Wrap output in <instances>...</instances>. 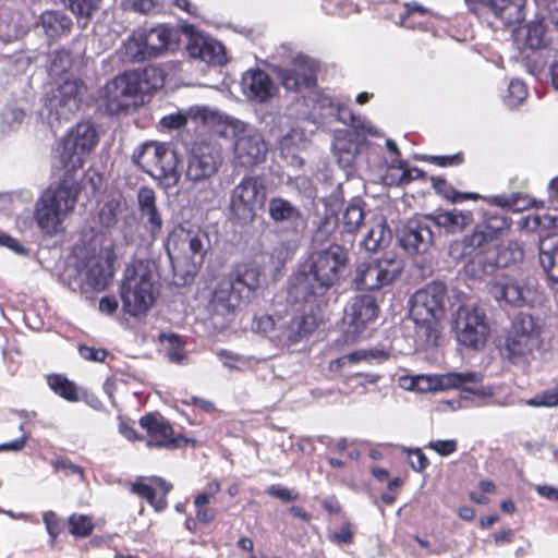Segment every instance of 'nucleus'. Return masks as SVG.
I'll return each mask as SVG.
<instances>
[{"label": "nucleus", "mask_w": 558, "mask_h": 558, "mask_svg": "<svg viewBox=\"0 0 558 558\" xmlns=\"http://www.w3.org/2000/svg\"><path fill=\"white\" fill-rule=\"evenodd\" d=\"M347 264L348 253L339 244L313 251L294 275L291 294L302 301L324 294L339 281Z\"/></svg>", "instance_id": "1"}, {"label": "nucleus", "mask_w": 558, "mask_h": 558, "mask_svg": "<svg viewBox=\"0 0 558 558\" xmlns=\"http://www.w3.org/2000/svg\"><path fill=\"white\" fill-rule=\"evenodd\" d=\"M72 58L69 51L56 50L50 56L49 75L56 87L51 90L40 116L50 128L69 121L78 110L85 86L82 81L69 73Z\"/></svg>", "instance_id": "2"}, {"label": "nucleus", "mask_w": 558, "mask_h": 558, "mask_svg": "<svg viewBox=\"0 0 558 558\" xmlns=\"http://www.w3.org/2000/svg\"><path fill=\"white\" fill-rule=\"evenodd\" d=\"M447 289L440 281L427 283L410 300V317L416 326L418 347H434L441 335Z\"/></svg>", "instance_id": "3"}, {"label": "nucleus", "mask_w": 558, "mask_h": 558, "mask_svg": "<svg viewBox=\"0 0 558 558\" xmlns=\"http://www.w3.org/2000/svg\"><path fill=\"white\" fill-rule=\"evenodd\" d=\"M158 293V275L149 259H138L129 265L120 287L123 311L134 317L145 315Z\"/></svg>", "instance_id": "4"}, {"label": "nucleus", "mask_w": 558, "mask_h": 558, "mask_svg": "<svg viewBox=\"0 0 558 558\" xmlns=\"http://www.w3.org/2000/svg\"><path fill=\"white\" fill-rule=\"evenodd\" d=\"M77 189L66 181L57 187L47 189L36 202L34 218L41 230L48 235L63 231V222L73 211L76 204Z\"/></svg>", "instance_id": "5"}, {"label": "nucleus", "mask_w": 558, "mask_h": 558, "mask_svg": "<svg viewBox=\"0 0 558 558\" xmlns=\"http://www.w3.org/2000/svg\"><path fill=\"white\" fill-rule=\"evenodd\" d=\"M98 141L95 125L89 121L80 122L60 140L54 149V157L68 173L74 172L83 168Z\"/></svg>", "instance_id": "6"}, {"label": "nucleus", "mask_w": 558, "mask_h": 558, "mask_svg": "<svg viewBox=\"0 0 558 558\" xmlns=\"http://www.w3.org/2000/svg\"><path fill=\"white\" fill-rule=\"evenodd\" d=\"M133 160L157 180L162 189L169 190L179 183L178 156L163 144L145 143L137 153H134Z\"/></svg>", "instance_id": "7"}, {"label": "nucleus", "mask_w": 558, "mask_h": 558, "mask_svg": "<svg viewBox=\"0 0 558 558\" xmlns=\"http://www.w3.org/2000/svg\"><path fill=\"white\" fill-rule=\"evenodd\" d=\"M266 202V186L259 178L244 177L231 191L229 211L231 218L242 225L254 221Z\"/></svg>", "instance_id": "8"}, {"label": "nucleus", "mask_w": 558, "mask_h": 558, "mask_svg": "<svg viewBox=\"0 0 558 558\" xmlns=\"http://www.w3.org/2000/svg\"><path fill=\"white\" fill-rule=\"evenodd\" d=\"M403 260L396 255H386L360 263L353 274L356 290H377L390 284L403 269Z\"/></svg>", "instance_id": "9"}, {"label": "nucleus", "mask_w": 558, "mask_h": 558, "mask_svg": "<svg viewBox=\"0 0 558 558\" xmlns=\"http://www.w3.org/2000/svg\"><path fill=\"white\" fill-rule=\"evenodd\" d=\"M221 165L220 153L207 144L196 145L187 158L185 177L193 184L202 183V201H211L214 187L210 179L217 173Z\"/></svg>", "instance_id": "10"}, {"label": "nucleus", "mask_w": 558, "mask_h": 558, "mask_svg": "<svg viewBox=\"0 0 558 558\" xmlns=\"http://www.w3.org/2000/svg\"><path fill=\"white\" fill-rule=\"evenodd\" d=\"M489 327L485 313L475 302L459 305L456 313V338L464 347L480 350L486 343Z\"/></svg>", "instance_id": "11"}, {"label": "nucleus", "mask_w": 558, "mask_h": 558, "mask_svg": "<svg viewBox=\"0 0 558 558\" xmlns=\"http://www.w3.org/2000/svg\"><path fill=\"white\" fill-rule=\"evenodd\" d=\"M210 248L208 234L203 230L179 229L173 231L167 243L169 258L194 267L201 266Z\"/></svg>", "instance_id": "12"}, {"label": "nucleus", "mask_w": 558, "mask_h": 558, "mask_svg": "<svg viewBox=\"0 0 558 558\" xmlns=\"http://www.w3.org/2000/svg\"><path fill=\"white\" fill-rule=\"evenodd\" d=\"M233 161L244 168L254 167L266 159L268 146L262 133L243 121L233 123Z\"/></svg>", "instance_id": "13"}, {"label": "nucleus", "mask_w": 558, "mask_h": 558, "mask_svg": "<svg viewBox=\"0 0 558 558\" xmlns=\"http://www.w3.org/2000/svg\"><path fill=\"white\" fill-rule=\"evenodd\" d=\"M138 78L135 71H128L105 85L100 98L110 114L129 110L135 106L140 93Z\"/></svg>", "instance_id": "14"}, {"label": "nucleus", "mask_w": 558, "mask_h": 558, "mask_svg": "<svg viewBox=\"0 0 558 558\" xmlns=\"http://www.w3.org/2000/svg\"><path fill=\"white\" fill-rule=\"evenodd\" d=\"M489 294L498 302L521 307L535 301L534 287L509 277H500L488 286Z\"/></svg>", "instance_id": "15"}, {"label": "nucleus", "mask_w": 558, "mask_h": 558, "mask_svg": "<svg viewBox=\"0 0 558 558\" xmlns=\"http://www.w3.org/2000/svg\"><path fill=\"white\" fill-rule=\"evenodd\" d=\"M314 328L315 320L311 316L278 317L271 342L280 348H290L310 336Z\"/></svg>", "instance_id": "16"}, {"label": "nucleus", "mask_w": 558, "mask_h": 558, "mask_svg": "<svg viewBox=\"0 0 558 558\" xmlns=\"http://www.w3.org/2000/svg\"><path fill=\"white\" fill-rule=\"evenodd\" d=\"M248 303L246 296L226 278L215 286L208 308L215 315L229 316L242 311Z\"/></svg>", "instance_id": "17"}, {"label": "nucleus", "mask_w": 558, "mask_h": 558, "mask_svg": "<svg viewBox=\"0 0 558 558\" xmlns=\"http://www.w3.org/2000/svg\"><path fill=\"white\" fill-rule=\"evenodd\" d=\"M401 247L410 255L426 253L434 243L430 226L426 220H411L402 227L398 234Z\"/></svg>", "instance_id": "18"}, {"label": "nucleus", "mask_w": 558, "mask_h": 558, "mask_svg": "<svg viewBox=\"0 0 558 558\" xmlns=\"http://www.w3.org/2000/svg\"><path fill=\"white\" fill-rule=\"evenodd\" d=\"M378 314V305L372 295L353 298L345 308L344 319L349 326L348 332L357 336L372 324Z\"/></svg>", "instance_id": "19"}, {"label": "nucleus", "mask_w": 558, "mask_h": 558, "mask_svg": "<svg viewBox=\"0 0 558 558\" xmlns=\"http://www.w3.org/2000/svg\"><path fill=\"white\" fill-rule=\"evenodd\" d=\"M189 116L195 123L206 126L223 137L231 135L233 132V123L241 122L239 119L206 106L191 107L189 109Z\"/></svg>", "instance_id": "20"}, {"label": "nucleus", "mask_w": 558, "mask_h": 558, "mask_svg": "<svg viewBox=\"0 0 558 558\" xmlns=\"http://www.w3.org/2000/svg\"><path fill=\"white\" fill-rule=\"evenodd\" d=\"M186 50L191 58L213 65H222L227 61L223 46L202 34H191Z\"/></svg>", "instance_id": "21"}, {"label": "nucleus", "mask_w": 558, "mask_h": 558, "mask_svg": "<svg viewBox=\"0 0 558 558\" xmlns=\"http://www.w3.org/2000/svg\"><path fill=\"white\" fill-rule=\"evenodd\" d=\"M241 90L247 99L265 102L275 95L276 86L266 72L251 69L242 75Z\"/></svg>", "instance_id": "22"}, {"label": "nucleus", "mask_w": 558, "mask_h": 558, "mask_svg": "<svg viewBox=\"0 0 558 558\" xmlns=\"http://www.w3.org/2000/svg\"><path fill=\"white\" fill-rule=\"evenodd\" d=\"M81 282L92 287L94 290H104L111 280V272L104 258L92 254L76 264Z\"/></svg>", "instance_id": "23"}, {"label": "nucleus", "mask_w": 558, "mask_h": 558, "mask_svg": "<svg viewBox=\"0 0 558 558\" xmlns=\"http://www.w3.org/2000/svg\"><path fill=\"white\" fill-rule=\"evenodd\" d=\"M140 425L147 432V447H177L178 439L173 436V428L162 416L147 414L140 420Z\"/></svg>", "instance_id": "24"}, {"label": "nucleus", "mask_w": 558, "mask_h": 558, "mask_svg": "<svg viewBox=\"0 0 558 558\" xmlns=\"http://www.w3.org/2000/svg\"><path fill=\"white\" fill-rule=\"evenodd\" d=\"M316 64L305 56H296L291 68L281 73L282 85L290 90L310 87L315 82Z\"/></svg>", "instance_id": "25"}, {"label": "nucleus", "mask_w": 558, "mask_h": 558, "mask_svg": "<svg viewBox=\"0 0 558 558\" xmlns=\"http://www.w3.org/2000/svg\"><path fill=\"white\" fill-rule=\"evenodd\" d=\"M538 260L553 286L558 289V231L547 232L539 238Z\"/></svg>", "instance_id": "26"}, {"label": "nucleus", "mask_w": 558, "mask_h": 558, "mask_svg": "<svg viewBox=\"0 0 558 558\" xmlns=\"http://www.w3.org/2000/svg\"><path fill=\"white\" fill-rule=\"evenodd\" d=\"M268 214L274 222L290 225L294 230L305 226L301 209L283 197H271L269 199Z\"/></svg>", "instance_id": "27"}, {"label": "nucleus", "mask_w": 558, "mask_h": 558, "mask_svg": "<svg viewBox=\"0 0 558 558\" xmlns=\"http://www.w3.org/2000/svg\"><path fill=\"white\" fill-rule=\"evenodd\" d=\"M400 386L417 392L441 391L453 387V374L403 376Z\"/></svg>", "instance_id": "28"}, {"label": "nucleus", "mask_w": 558, "mask_h": 558, "mask_svg": "<svg viewBox=\"0 0 558 558\" xmlns=\"http://www.w3.org/2000/svg\"><path fill=\"white\" fill-rule=\"evenodd\" d=\"M171 484L161 477H151L149 483L135 482L132 492L145 498L157 511L167 507L166 496L171 489Z\"/></svg>", "instance_id": "29"}, {"label": "nucleus", "mask_w": 558, "mask_h": 558, "mask_svg": "<svg viewBox=\"0 0 558 558\" xmlns=\"http://www.w3.org/2000/svg\"><path fill=\"white\" fill-rule=\"evenodd\" d=\"M262 270L253 264L240 265L235 269V275L229 277L234 286L246 296L250 302L255 295L260 284Z\"/></svg>", "instance_id": "30"}, {"label": "nucleus", "mask_w": 558, "mask_h": 558, "mask_svg": "<svg viewBox=\"0 0 558 558\" xmlns=\"http://www.w3.org/2000/svg\"><path fill=\"white\" fill-rule=\"evenodd\" d=\"M508 260L502 257H495L494 252L486 254L477 253L474 258L469 262L463 270L464 274L474 279H482L492 275L499 266H505Z\"/></svg>", "instance_id": "31"}, {"label": "nucleus", "mask_w": 558, "mask_h": 558, "mask_svg": "<svg viewBox=\"0 0 558 558\" xmlns=\"http://www.w3.org/2000/svg\"><path fill=\"white\" fill-rule=\"evenodd\" d=\"M38 25L50 38H60L70 34L72 20L61 11H45L39 17Z\"/></svg>", "instance_id": "32"}, {"label": "nucleus", "mask_w": 558, "mask_h": 558, "mask_svg": "<svg viewBox=\"0 0 558 558\" xmlns=\"http://www.w3.org/2000/svg\"><path fill=\"white\" fill-rule=\"evenodd\" d=\"M456 390L459 392V407H466L470 396L483 397L484 391L481 385L483 375L481 373H456Z\"/></svg>", "instance_id": "33"}, {"label": "nucleus", "mask_w": 558, "mask_h": 558, "mask_svg": "<svg viewBox=\"0 0 558 558\" xmlns=\"http://www.w3.org/2000/svg\"><path fill=\"white\" fill-rule=\"evenodd\" d=\"M141 33L144 37L150 59L157 58L169 48L172 39V31L163 25L153 27L148 32L141 31Z\"/></svg>", "instance_id": "34"}, {"label": "nucleus", "mask_w": 558, "mask_h": 558, "mask_svg": "<svg viewBox=\"0 0 558 558\" xmlns=\"http://www.w3.org/2000/svg\"><path fill=\"white\" fill-rule=\"evenodd\" d=\"M487 2L495 15L507 24L520 22L524 19L522 9L525 0H487Z\"/></svg>", "instance_id": "35"}, {"label": "nucleus", "mask_w": 558, "mask_h": 558, "mask_svg": "<svg viewBox=\"0 0 558 558\" xmlns=\"http://www.w3.org/2000/svg\"><path fill=\"white\" fill-rule=\"evenodd\" d=\"M542 330V319L530 314H519L512 325V332L538 342Z\"/></svg>", "instance_id": "36"}, {"label": "nucleus", "mask_w": 558, "mask_h": 558, "mask_svg": "<svg viewBox=\"0 0 558 558\" xmlns=\"http://www.w3.org/2000/svg\"><path fill=\"white\" fill-rule=\"evenodd\" d=\"M390 241V231L387 228L384 218H378L368 230L362 245L366 251L376 252L377 250L388 245Z\"/></svg>", "instance_id": "37"}, {"label": "nucleus", "mask_w": 558, "mask_h": 558, "mask_svg": "<svg viewBox=\"0 0 558 558\" xmlns=\"http://www.w3.org/2000/svg\"><path fill=\"white\" fill-rule=\"evenodd\" d=\"M538 345V341H533L530 338L519 336L511 331L506 341V354L512 362H518L521 357L532 353Z\"/></svg>", "instance_id": "38"}, {"label": "nucleus", "mask_w": 558, "mask_h": 558, "mask_svg": "<svg viewBox=\"0 0 558 558\" xmlns=\"http://www.w3.org/2000/svg\"><path fill=\"white\" fill-rule=\"evenodd\" d=\"M124 58L131 62H142L150 59L146 49L144 37L140 32H134L123 44Z\"/></svg>", "instance_id": "39"}, {"label": "nucleus", "mask_w": 558, "mask_h": 558, "mask_svg": "<svg viewBox=\"0 0 558 558\" xmlns=\"http://www.w3.org/2000/svg\"><path fill=\"white\" fill-rule=\"evenodd\" d=\"M23 34V27L16 14L2 11L0 13V39L10 43Z\"/></svg>", "instance_id": "40"}, {"label": "nucleus", "mask_w": 558, "mask_h": 558, "mask_svg": "<svg viewBox=\"0 0 558 558\" xmlns=\"http://www.w3.org/2000/svg\"><path fill=\"white\" fill-rule=\"evenodd\" d=\"M524 45L530 49H539L547 45L546 25L543 20L530 22L525 27Z\"/></svg>", "instance_id": "41"}, {"label": "nucleus", "mask_w": 558, "mask_h": 558, "mask_svg": "<svg viewBox=\"0 0 558 558\" xmlns=\"http://www.w3.org/2000/svg\"><path fill=\"white\" fill-rule=\"evenodd\" d=\"M140 93H147L163 86L165 76L161 69L157 66H147L143 71L137 72Z\"/></svg>", "instance_id": "42"}, {"label": "nucleus", "mask_w": 558, "mask_h": 558, "mask_svg": "<svg viewBox=\"0 0 558 558\" xmlns=\"http://www.w3.org/2000/svg\"><path fill=\"white\" fill-rule=\"evenodd\" d=\"M49 387L63 399L70 402H76L78 395L76 386L73 381L69 380L62 375H50L48 377Z\"/></svg>", "instance_id": "43"}, {"label": "nucleus", "mask_w": 558, "mask_h": 558, "mask_svg": "<svg viewBox=\"0 0 558 558\" xmlns=\"http://www.w3.org/2000/svg\"><path fill=\"white\" fill-rule=\"evenodd\" d=\"M333 150L340 167L343 169L352 167L357 150L354 143L343 138H337L333 143Z\"/></svg>", "instance_id": "44"}, {"label": "nucleus", "mask_w": 558, "mask_h": 558, "mask_svg": "<svg viewBox=\"0 0 558 558\" xmlns=\"http://www.w3.org/2000/svg\"><path fill=\"white\" fill-rule=\"evenodd\" d=\"M101 0H61L63 5L68 8L78 19L89 20L99 9Z\"/></svg>", "instance_id": "45"}, {"label": "nucleus", "mask_w": 558, "mask_h": 558, "mask_svg": "<svg viewBox=\"0 0 558 558\" xmlns=\"http://www.w3.org/2000/svg\"><path fill=\"white\" fill-rule=\"evenodd\" d=\"M386 357L383 351H368V350H356L351 353L344 354L335 361L338 367H345L353 365L362 361H371L373 359Z\"/></svg>", "instance_id": "46"}, {"label": "nucleus", "mask_w": 558, "mask_h": 558, "mask_svg": "<svg viewBox=\"0 0 558 558\" xmlns=\"http://www.w3.org/2000/svg\"><path fill=\"white\" fill-rule=\"evenodd\" d=\"M364 220V211L359 205H349L342 216V228L348 233L359 230Z\"/></svg>", "instance_id": "47"}, {"label": "nucleus", "mask_w": 558, "mask_h": 558, "mask_svg": "<svg viewBox=\"0 0 558 558\" xmlns=\"http://www.w3.org/2000/svg\"><path fill=\"white\" fill-rule=\"evenodd\" d=\"M69 529L76 537L88 536L94 529L93 520L89 515L73 513L69 517Z\"/></svg>", "instance_id": "48"}, {"label": "nucleus", "mask_w": 558, "mask_h": 558, "mask_svg": "<svg viewBox=\"0 0 558 558\" xmlns=\"http://www.w3.org/2000/svg\"><path fill=\"white\" fill-rule=\"evenodd\" d=\"M488 202L493 205H496V206H499L502 208H508L513 211H521V210L527 208V206L530 204V201L527 198L522 197L520 195H514V194H512L510 196H505V195L492 196L488 198Z\"/></svg>", "instance_id": "49"}, {"label": "nucleus", "mask_w": 558, "mask_h": 558, "mask_svg": "<svg viewBox=\"0 0 558 558\" xmlns=\"http://www.w3.org/2000/svg\"><path fill=\"white\" fill-rule=\"evenodd\" d=\"M492 241L494 240L490 238L486 230H483V226L477 225L474 228L472 234L463 239L464 250H470L465 252V254H471L472 251L481 248L484 245L490 243Z\"/></svg>", "instance_id": "50"}, {"label": "nucleus", "mask_w": 558, "mask_h": 558, "mask_svg": "<svg viewBox=\"0 0 558 558\" xmlns=\"http://www.w3.org/2000/svg\"><path fill=\"white\" fill-rule=\"evenodd\" d=\"M339 120L343 123H349L355 129H361L366 131L369 134L377 135V130L367 121L361 120L360 118H355L351 110L347 107L338 108Z\"/></svg>", "instance_id": "51"}, {"label": "nucleus", "mask_w": 558, "mask_h": 558, "mask_svg": "<svg viewBox=\"0 0 558 558\" xmlns=\"http://www.w3.org/2000/svg\"><path fill=\"white\" fill-rule=\"evenodd\" d=\"M527 96V89L525 84L520 80H512L508 86V95L506 96V102L509 107H515Z\"/></svg>", "instance_id": "52"}, {"label": "nucleus", "mask_w": 558, "mask_h": 558, "mask_svg": "<svg viewBox=\"0 0 558 558\" xmlns=\"http://www.w3.org/2000/svg\"><path fill=\"white\" fill-rule=\"evenodd\" d=\"M141 214L142 219L145 220V228L148 230L151 236H156L162 229V218L158 210V207L144 210Z\"/></svg>", "instance_id": "53"}, {"label": "nucleus", "mask_w": 558, "mask_h": 558, "mask_svg": "<svg viewBox=\"0 0 558 558\" xmlns=\"http://www.w3.org/2000/svg\"><path fill=\"white\" fill-rule=\"evenodd\" d=\"M383 180L387 185L407 184L404 161H398V165L389 167Z\"/></svg>", "instance_id": "54"}, {"label": "nucleus", "mask_w": 558, "mask_h": 558, "mask_svg": "<svg viewBox=\"0 0 558 558\" xmlns=\"http://www.w3.org/2000/svg\"><path fill=\"white\" fill-rule=\"evenodd\" d=\"M25 113L22 109L15 107H8L1 113L2 122L8 125L10 130L17 129L24 121Z\"/></svg>", "instance_id": "55"}, {"label": "nucleus", "mask_w": 558, "mask_h": 558, "mask_svg": "<svg viewBox=\"0 0 558 558\" xmlns=\"http://www.w3.org/2000/svg\"><path fill=\"white\" fill-rule=\"evenodd\" d=\"M483 230H486L493 240L497 239L498 235L506 229L509 228L508 221L504 217L492 216L482 223Z\"/></svg>", "instance_id": "56"}, {"label": "nucleus", "mask_w": 558, "mask_h": 558, "mask_svg": "<svg viewBox=\"0 0 558 558\" xmlns=\"http://www.w3.org/2000/svg\"><path fill=\"white\" fill-rule=\"evenodd\" d=\"M167 340L171 345H173V348L168 350L166 353L168 360L173 363L183 364L186 361V355L181 348L180 338L177 335L171 333L167 337Z\"/></svg>", "instance_id": "57"}, {"label": "nucleus", "mask_w": 558, "mask_h": 558, "mask_svg": "<svg viewBox=\"0 0 558 558\" xmlns=\"http://www.w3.org/2000/svg\"><path fill=\"white\" fill-rule=\"evenodd\" d=\"M43 521L51 542H54L62 527L59 517L53 511H47L43 514Z\"/></svg>", "instance_id": "58"}, {"label": "nucleus", "mask_w": 558, "mask_h": 558, "mask_svg": "<svg viewBox=\"0 0 558 558\" xmlns=\"http://www.w3.org/2000/svg\"><path fill=\"white\" fill-rule=\"evenodd\" d=\"M137 205L140 213L156 207L155 191L147 186L141 187L137 192Z\"/></svg>", "instance_id": "59"}, {"label": "nucleus", "mask_w": 558, "mask_h": 558, "mask_svg": "<svg viewBox=\"0 0 558 558\" xmlns=\"http://www.w3.org/2000/svg\"><path fill=\"white\" fill-rule=\"evenodd\" d=\"M424 220H432L433 223L445 233H451L453 230V214L451 211L439 213L437 215L426 217Z\"/></svg>", "instance_id": "60"}, {"label": "nucleus", "mask_w": 558, "mask_h": 558, "mask_svg": "<svg viewBox=\"0 0 558 558\" xmlns=\"http://www.w3.org/2000/svg\"><path fill=\"white\" fill-rule=\"evenodd\" d=\"M220 362L226 366V367H229V368H234V369H241V367L243 365H245V360L236 354V353H233L231 351H228V350H220L218 353H217Z\"/></svg>", "instance_id": "61"}, {"label": "nucleus", "mask_w": 558, "mask_h": 558, "mask_svg": "<svg viewBox=\"0 0 558 558\" xmlns=\"http://www.w3.org/2000/svg\"><path fill=\"white\" fill-rule=\"evenodd\" d=\"M277 327V319L269 315H262L255 318V329L265 333L271 341V336Z\"/></svg>", "instance_id": "62"}, {"label": "nucleus", "mask_w": 558, "mask_h": 558, "mask_svg": "<svg viewBox=\"0 0 558 558\" xmlns=\"http://www.w3.org/2000/svg\"><path fill=\"white\" fill-rule=\"evenodd\" d=\"M187 119H190L189 111L186 113L179 111L162 117L160 124L167 129H179L186 124Z\"/></svg>", "instance_id": "63"}, {"label": "nucleus", "mask_w": 558, "mask_h": 558, "mask_svg": "<svg viewBox=\"0 0 558 558\" xmlns=\"http://www.w3.org/2000/svg\"><path fill=\"white\" fill-rule=\"evenodd\" d=\"M532 405H546L554 407L558 404V385L551 389L546 390L542 396H538L529 401Z\"/></svg>", "instance_id": "64"}]
</instances>
